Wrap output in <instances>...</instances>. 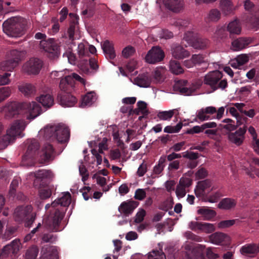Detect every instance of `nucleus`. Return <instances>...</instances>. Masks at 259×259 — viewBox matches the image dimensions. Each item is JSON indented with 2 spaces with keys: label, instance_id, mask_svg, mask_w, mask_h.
Listing matches in <instances>:
<instances>
[{
  "label": "nucleus",
  "instance_id": "0e129e2a",
  "mask_svg": "<svg viewBox=\"0 0 259 259\" xmlns=\"http://www.w3.org/2000/svg\"><path fill=\"white\" fill-rule=\"evenodd\" d=\"M191 58L195 65L200 64L205 62L204 57L200 54L193 55Z\"/></svg>",
  "mask_w": 259,
  "mask_h": 259
},
{
  "label": "nucleus",
  "instance_id": "a211bd4d",
  "mask_svg": "<svg viewBox=\"0 0 259 259\" xmlns=\"http://www.w3.org/2000/svg\"><path fill=\"white\" fill-rule=\"evenodd\" d=\"M23 110H26L29 112V115L27 117L28 119H34L39 115L41 112V108L40 105L35 102L31 103L23 102Z\"/></svg>",
  "mask_w": 259,
  "mask_h": 259
},
{
  "label": "nucleus",
  "instance_id": "680f3d73",
  "mask_svg": "<svg viewBox=\"0 0 259 259\" xmlns=\"http://www.w3.org/2000/svg\"><path fill=\"white\" fill-rule=\"evenodd\" d=\"M146 196V193L144 189H139L136 191L135 198L137 200H143Z\"/></svg>",
  "mask_w": 259,
  "mask_h": 259
},
{
  "label": "nucleus",
  "instance_id": "6e6552de",
  "mask_svg": "<svg viewBox=\"0 0 259 259\" xmlns=\"http://www.w3.org/2000/svg\"><path fill=\"white\" fill-rule=\"evenodd\" d=\"M39 147V143L37 140L33 139L29 142L27 151L22 158V163L24 165L31 166L34 165L32 158L37 153Z\"/></svg>",
  "mask_w": 259,
  "mask_h": 259
},
{
  "label": "nucleus",
  "instance_id": "aec40b11",
  "mask_svg": "<svg viewBox=\"0 0 259 259\" xmlns=\"http://www.w3.org/2000/svg\"><path fill=\"white\" fill-rule=\"evenodd\" d=\"M253 40V38L250 37H239L232 42V49L233 51H235L241 50L251 44Z\"/></svg>",
  "mask_w": 259,
  "mask_h": 259
},
{
  "label": "nucleus",
  "instance_id": "37998d69",
  "mask_svg": "<svg viewBox=\"0 0 259 259\" xmlns=\"http://www.w3.org/2000/svg\"><path fill=\"white\" fill-rule=\"evenodd\" d=\"M14 141L10 136L7 134L0 138V150H3L6 148L8 145Z\"/></svg>",
  "mask_w": 259,
  "mask_h": 259
},
{
  "label": "nucleus",
  "instance_id": "e433bc0d",
  "mask_svg": "<svg viewBox=\"0 0 259 259\" xmlns=\"http://www.w3.org/2000/svg\"><path fill=\"white\" fill-rule=\"evenodd\" d=\"M169 66L170 71L175 74L178 75L184 72L183 68L178 61L171 60L169 62Z\"/></svg>",
  "mask_w": 259,
  "mask_h": 259
},
{
  "label": "nucleus",
  "instance_id": "473e14b6",
  "mask_svg": "<svg viewBox=\"0 0 259 259\" xmlns=\"http://www.w3.org/2000/svg\"><path fill=\"white\" fill-rule=\"evenodd\" d=\"M236 205V201L231 198H224L218 204V207L223 209H230Z\"/></svg>",
  "mask_w": 259,
  "mask_h": 259
},
{
  "label": "nucleus",
  "instance_id": "9b49d317",
  "mask_svg": "<svg viewBox=\"0 0 259 259\" xmlns=\"http://www.w3.org/2000/svg\"><path fill=\"white\" fill-rule=\"evenodd\" d=\"M164 57V52L159 47H153L145 57L146 62L149 64H155L161 61Z\"/></svg>",
  "mask_w": 259,
  "mask_h": 259
},
{
  "label": "nucleus",
  "instance_id": "a18cd8bd",
  "mask_svg": "<svg viewBox=\"0 0 259 259\" xmlns=\"http://www.w3.org/2000/svg\"><path fill=\"white\" fill-rule=\"evenodd\" d=\"M58 199L60 200L61 206H68L71 203V194L69 192H66L62 197Z\"/></svg>",
  "mask_w": 259,
  "mask_h": 259
},
{
  "label": "nucleus",
  "instance_id": "79ce46f5",
  "mask_svg": "<svg viewBox=\"0 0 259 259\" xmlns=\"http://www.w3.org/2000/svg\"><path fill=\"white\" fill-rule=\"evenodd\" d=\"M46 187H41L37 188L38 189V195L41 199H47L52 196V191L51 188H45Z\"/></svg>",
  "mask_w": 259,
  "mask_h": 259
},
{
  "label": "nucleus",
  "instance_id": "5701e85b",
  "mask_svg": "<svg viewBox=\"0 0 259 259\" xmlns=\"http://www.w3.org/2000/svg\"><path fill=\"white\" fill-rule=\"evenodd\" d=\"M151 78L148 73L139 74L134 79V83L142 88L149 87L151 84Z\"/></svg>",
  "mask_w": 259,
  "mask_h": 259
},
{
  "label": "nucleus",
  "instance_id": "338daca9",
  "mask_svg": "<svg viewBox=\"0 0 259 259\" xmlns=\"http://www.w3.org/2000/svg\"><path fill=\"white\" fill-rule=\"evenodd\" d=\"M146 215V211L144 209H142L136 214L135 219V222L136 223H140L144 220V217Z\"/></svg>",
  "mask_w": 259,
  "mask_h": 259
},
{
  "label": "nucleus",
  "instance_id": "13d9d810",
  "mask_svg": "<svg viewBox=\"0 0 259 259\" xmlns=\"http://www.w3.org/2000/svg\"><path fill=\"white\" fill-rule=\"evenodd\" d=\"M80 175L82 176V180L84 182L87 181L89 177V174L85 165L81 164L79 167Z\"/></svg>",
  "mask_w": 259,
  "mask_h": 259
},
{
  "label": "nucleus",
  "instance_id": "a878e982",
  "mask_svg": "<svg viewBox=\"0 0 259 259\" xmlns=\"http://www.w3.org/2000/svg\"><path fill=\"white\" fill-rule=\"evenodd\" d=\"M210 241L214 244H219L230 240V237L226 234L221 232H216L209 236Z\"/></svg>",
  "mask_w": 259,
  "mask_h": 259
},
{
  "label": "nucleus",
  "instance_id": "052dcab7",
  "mask_svg": "<svg viewBox=\"0 0 259 259\" xmlns=\"http://www.w3.org/2000/svg\"><path fill=\"white\" fill-rule=\"evenodd\" d=\"M192 179L189 178L183 177L180 179L179 185L186 188L189 187L192 185Z\"/></svg>",
  "mask_w": 259,
  "mask_h": 259
},
{
  "label": "nucleus",
  "instance_id": "c85d7f7f",
  "mask_svg": "<svg viewBox=\"0 0 259 259\" xmlns=\"http://www.w3.org/2000/svg\"><path fill=\"white\" fill-rule=\"evenodd\" d=\"M172 56L178 59H182L184 58L189 57L190 53L180 46L175 47L172 49Z\"/></svg>",
  "mask_w": 259,
  "mask_h": 259
},
{
  "label": "nucleus",
  "instance_id": "393cba45",
  "mask_svg": "<svg viewBox=\"0 0 259 259\" xmlns=\"http://www.w3.org/2000/svg\"><path fill=\"white\" fill-rule=\"evenodd\" d=\"M41 251L42 254L40 257V259H58V251L55 247L48 246L43 248Z\"/></svg>",
  "mask_w": 259,
  "mask_h": 259
},
{
  "label": "nucleus",
  "instance_id": "dca6fc26",
  "mask_svg": "<svg viewBox=\"0 0 259 259\" xmlns=\"http://www.w3.org/2000/svg\"><path fill=\"white\" fill-rule=\"evenodd\" d=\"M21 243L19 239L13 240L10 244L4 247L0 254V258H6L11 254H16L20 249Z\"/></svg>",
  "mask_w": 259,
  "mask_h": 259
},
{
  "label": "nucleus",
  "instance_id": "603ef678",
  "mask_svg": "<svg viewBox=\"0 0 259 259\" xmlns=\"http://www.w3.org/2000/svg\"><path fill=\"white\" fill-rule=\"evenodd\" d=\"M18 185L19 181L18 180L14 179L12 181L9 191V194L10 196L14 197L15 195Z\"/></svg>",
  "mask_w": 259,
  "mask_h": 259
},
{
  "label": "nucleus",
  "instance_id": "4d7b16f0",
  "mask_svg": "<svg viewBox=\"0 0 259 259\" xmlns=\"http://www.w3.org/2000/svg\"><path fill=\"white\" fill-rule=\"evenodd\" d=\"M95 95V92H90L87 93L82 99V103L85 105L92 104Z\"/></svg>",
  "mask_w": 259,
  "mask_h": 259
},
{
  "label": "nucleus",
  "instance_id": "de8ad7c7",
  "mask_svg": "<svg viewBox=\"0 0 259 259\" xmlns=\"http://www.w3.org/2000/svg\"><path fill=\"white\" fill-rule=\"evenodd\" d=\"M165 70L163 67L156 68L153 74L154 79L157 81H163L164 79L163 74Z\"/></svg>",
  "mask_w": 259,
  "mask_h": 259
},
{
  "label": "nucleus",
  "instance_id": "4be33fe9",
  "mask_svg": "<svg viewBox=\"0 0 259 259\" xmlns=\"http://www.w3.org/2000/svg\"><path fill=\"white\" fill-rule=\"evenodd\" d=\"M211 181L209 179L199 181L195 189V194L197 197H202L205 195V190L211 186Z\"/></svg>",
  "mask_w": 259,
  "mask_h": 259
},
{
  "label": "nucleus",
  "instance_id": "0eeeda50",
  "mask_svg": "<svg viewBox=\"0 0 259 259\" xmlns=\"http://www.w3.org/2000/svg\"><path fill=\"white\" fill-rule=\"evenodd\" d=\"M40 48L47 53L49 58L55 59L58 58L60 53V46L54 38L42 40L40 41Z\"/></svg>",
  "mask_w": 259,
  "mask_h": 259
},
{
  "label": "nucleus",
  "instance_id": "cd10ccee",
  "mask_svg": "<svg viewBox=\"0 0 259 259\" xmlns=\"http://www.w3.org/2000/svg\"><path fill=\"white\" fill-rule=\"evenodd\" d=\"M37 101L47 108H50L54 104V98L50 94H42L37 98Z\"/></svg>",
  "mask_w": 259,
  "mask_h": 259
},
{
  "label": "nucleus",
  "instance_id": "39448f33",
  "mask_svg": "<svg viewBox=\"0 0 259 259\" xmlns=\"http://www.w3.org/2000/svg\"><path fill=\"white\" fill-rule=\"evenodd\" d=\"M29 176L35 178L33 182V186L35 188L48 187L54 176L50 170L47 169H40L31 172Z\"/></svg>",
  "mask_w": 259,
  "mask_h": 259
},
{
  "label": "nucleus",
  "instance_id": "2eb2a0df",
  "mask_svg": "<svg viewBox=\"0 0 259 259\" xmlns=\"http://www.w3.org/2000/svg\"><path fill=\"white\" fill-rule=\"evenodd\" d=\"M57 100L61 105L67 107H72L77 102L76 97L71 94V92H59Z\"/></svg>",
  "mask_w": 259,
  "mask_h": 259
},
{
  "label": "nucleus",
  "instance_id": "20e7f679",
  "mask_svg": "<svg viewBox=\"0 0 259 259\" xmlns=\"http://www.w3.org/2000/svg\"><path fill=\"white\" fill-rule=\"evenodd\" d=\"M64 217V212L63 211H61L60 209H55L44 221V227L51 232L60 231V224Z\"/></svg>",
  "mask_w": 259,
  "mask_h": 259
},
{
  "label": "nucleus",
  "instance_id": "2f4dec72",
  "mask_svg": "<svg viewBox=\"0 0 259 259\" xmlns=\"http://www.w3.org/2000/svg\"><path fill=\"white\" fill-rule=\"evenodd\" d=\"M56 129L57 125H47L40 131V133L46 139H55Z\"/></svg>",
  "mask_w": 259,
  "mask_h": 259
},
{
  "label": "nucleus",
  "instance_id": "864d4df0",
  "mask_svg": "<svg viewBox=\"0 0 259 259\" xmlns=\"http://www.w3.org/2000/svg\"><path fill=\"white\" fill-rule=\"evenodd\" d=\"M236 221V220L222 221L218 223V227L220 229L229 228L234 225Z\"/></svg>",
  "mask_w": 259,
  "mask_h": 259
},
{
  "label": "nucleus",
  "instance_id": "bb28decb",
  "mask_svg": "<svg viewBox=\"0 0 259 259\" xmlns=\"http://www.w3.org/2000/svg\"><path fill=\"white\" fill-rule=\"evenodd\" d=\"M104 53L107 57L110 59H113L115 56V52L114 49L113 45L108 40H105L102 46Z\"/></svg>",
  "mask_w": 259,
  "mask_h": 259
},
{
  "label": "nucleus",
  "instance_id": "09e8293b",
  "mask_svg": "<svg viewBox=\"0 0 259 259\" xmlns=\"http://www.w3.org/2000/svg\"><path fill=\"white\" fill-rule=\"evenodd\" d=\"M175 88L178 90L181 94L184 95L190 96L195 93V89H192L191 87L190 88L180 87H179V84H177Z\"/></svg>",
  "mask_w": 259,
  "mask_h": 259
},
{
  "label": "nucleus",
  "instance_id": "6e6d98bb",
  "mask_svg": "<svg viewBox=\"0 0 259 259\" xmlns=\"http://www.w3.org/2000/svg\"><path fill=\"white\" fill-rule=\"evenodd\" d=\"M76 23H77V21L75 22L74 20H73L71 22L69 27L67 30V33L68 34L69 38L71 40H74V35Z\"/></svg>",
  "mask_w": 259,
  "mask_h": 259
},
{
  "label": "nucleus",
  "instance_id": "c9c22d12",
  "mask_svg": "<svg viewBox=\"0 0 259 259\" xmlns=\"http://www.w3.org/2000/svg\"><path fill=\"white\" fill-rule=\"evenodd\" d=\"M227 30L231 34H239L241 31V27L238 20H234L229 23Z\"/></svg>",
  "mask_w": 259,
  "mask_h": 259
},
{
  "label": "nucleus",
  "instance_id": "49530a36",
  "mask_svg": "<svg viewBox=\"0 0 259 259\" xmlns=\"http://www.w3.org/2000/svg\"><path fill=\"white\" fill-rule=\"evenodd\" d=\"M148 259H166V256L162 250H153L148 257Z\"/></svg>",
  "mask_w": 259,
  "mask_h": 259
},
{
  "label": "nucleus",
  "instance_id": "f704fd0d",
  "mask_svg": "<svg viewBox=\"0 0 259 259\" xmlns=\"http://www.w3.org/2000/svg\"><path fill=\"white\" fill-rule=\"evenodd\" d=\"M222 13L218 9L214 8L211 9L207 16V19L209 22H217L221 18Z\"/></svg>",
  "mask_w": 259,
  "mask_h": 259
},
{
  "label": "nucleus",
  "instance_id": "5fc2aeb1",
  "mask_svg": "<svg viewBox=\"0 0 259 259\" xmlns=\"http://www.w3.org/2000/svg\"><path fill=\"white\" fill-rule=\"evenodd\" d=\"M135 48L132 46H128L123 49L122 51V54L124 58H127L132 56L135 53Z\"/></svg>",
  "mask_w": 259,
  "mask_h": 259
},
{
  "label": "nucleus",
  "instance_id": "7c9ffc66",
  "mask_svg": "<svg viewBox=\"0 0 259 259\" xmlns=\"http://www.w3.org/2000/svg\"><path fill=\"white\" fill-rule=\"evenodd\" d=\"M19 90L25 97H30L35 94V88L30 83H25L19 86Z\"/></svg>",
  "mask_w": 259,
  "mask_h": 259
},
{
  "label": "nucleus",
  "instance_id": "6ab92c4d",
  "mask_svg": "<svg viewBox=\"0 0 259 259\" xmlns=\"http://www.w3.org/2000/svg\"><path fill=\"white\" fill-rule=\"evenodd\" d=\"M139 202L134 200L123 202L118 207V211L124 216H128L138 206Z\"/></svg>",
  "mask_w": 259,
  "mask_h": 259
},
{
  "label": "nucleus",
  "instance_id": "f03ea898",
  "mask_svg": "<svg viewBox=\"0 0 259 259\" xmlns=\"http://www.w3.org/2000/svg\"><path fill=\"white\" fill-rule=\"evenodd\" d=\"M32 207L30 205L19 206L14 212V218L16 222H22L25 220V226L30 227L35 219L36 214L32 213Z\"/></svg>",
  "mask_w": 259,
  "mask_h": 259
},
{
  "label": "nucleus",
  "instance_id": "423d86ee",
  "mask_svg": "<svg viewBox=\"0 0 259 259\" xmlns=\"http://www.w3.org/2000/svg\"><path fill=\"white\" fill-rule=\"evenodd\" d=\"M23 111V102L15 101L7 103L1 109V112L4 114L5 118L7 119L17 117Z\"/></svg>",
  "mask_w": 259,
  "mask_h": 259
},
{
  "label": "nucleus",
  "instance_id": "58836bf2",
  "mask_svg": "<svg viewBox=\"0 0 259 259\" xmlns=\"http://www.w3.org/2000/svg\"><path fill=\"white\" fill-rule=\"evenodd\" d=\"M198 214L202 215L205 220H210L216 215V212L212 209L201 208L197 210Z\"/></svg>",
  "mask_w": 259,
  "mask_h": 259
},
{
  "label": "nucleus",
  "instance_id": "bf43d9fd",
  "mask_svg": "<svg viewBox=\"0 0 259 259\" xmlns=\"http://www.w3.org/2000/svg\"><path fill=\"white\" fill-rule=\"evenodd\" d=\"M57 237L52 234L46 233L41 237V240L45 243H52L56 240Z\"/></svg>",
  "mask_w": 259,
  "mask_h": 259
},
{
  "label": "nucleus",
  "instance_id": "a19ab883",
  "mask_svg": "<svg viewBox=\"0 0 259 259\" xmlns=\"http://www.w3.org/2000/svg\"><path fill=\"white\" fill-rule=\"evenodd\" d=\"M39 249L37 246L33 245L29 247L25 253V259H36Z\"/></svg>",
  "mask_w": 259,
  "mask_h": 259
},
{
  "label": "nucleus",
  "instance_id": "9d476101",
  "mask_svg": "<svg viewBox=\"0 0 259 259\" xmlns=\"http://www.w3.org/2000/svg\"><path fill=\"white\" fill-rule=\"evenodd\" d=\"M225 109L222 107L219 108L218 111L214 107L209 106L205 108H202L198 111L196 115V118L201 121L207 120L209 119L210 116L207 114H213L217 112L216 118L220 119L224 114Z\"/></svg>",
  "mask_w": 259,
  "mask_h": 259
},
{
  "label": "nucleus",
  "instance_id": "ea45409f",
  "mask_svg": "<svg viewBox=\"0 0 259 259\" xmlns=\"http://www.w3.org/2000/svg\"><path fill=\"white\" fill-rule=\"evenodd\" d=\"M16 62L9 59L0 63V69L3 71H11L16 67Z\"/></svg>",
  "mask_w": 259,
  "mask_h": 259
},
{
  "label": "nucleus",
  "instance_id": "f257e3e1",
  "mask_svg": "<svg viewBox=\"0 0 259 259\" xmlns=\"http://www.w3.org/2000/svg\"><path fill=\"white\" fill-rule=\"evenodd\" d=\"M3 27L4 32L8 36L18 37L23 33L25 21L21 17H13L4 21Z\"/></svg>",
  "mask_w": 259,
  "mask_h": 259
},
{
  "label": "nucleus",
  "instance_id": "ddd939ff",
  "mask_svg": "<svg viewBox=\"0 0 259 259\" xmlns=\"http://www.w3.org/2000/svg\"><path fill=\"white\" fill-rule=\"evenodd\" d=\"M55 149L50 144H45L40 152L39 162L46 163L53 160L55 157Z\"/></svg>",
  "mask_w": 259,
  "mask_h": 259
},
{
  "label": "nucleus",
  "instance_id": "8fccbe9b",
  "mask_svg": "<svg viewBox=\"0 0 259 259\" xmlns=\"http://www.w3.org/2000/svg\"><path fill=\"white\" fill-rule=\"evenodd\" d=\"M11 90L9 87L0 88V103L8 98L11 95Z\"/></svg>",
  "mask_w": 259,
  "mask_h": 259
},
{
  "label": "nucleus",
  "instance_id": "7ed1b4c3",
  "mask_svg": "<svg viewBox=\"0 0 259 259\" xmlns=\"http://www.w3.org/2000/svg\"><path fill=\"white\" fill-rule=\"evenodd\" d=\"M223 77L222 73L219 70L209 72L204 77L203 82L209 85L213 91L220 88L224 89L227 86L226 80H221Z\"/></svg>",
  "mask_w": 259,
  "mask_h": 259
},
{
  "label": "nucleus",
  "instance_id": "774afa93",
  "mask_svg": "<svg viewBox=\"0 0 259 259\" xmlns=\"http://www.w3.org/2000/svg\"><path fill=\"white\" fill-rule=\"evenodd\" d=\"M222 196L223 194L220 191H217L213 195L209 196L208 198V201L211 203L217 202Z\"/></svg>",
  "mask_w": 259,
  "mask_h": 259
},
{
  "label": "nucleus",
  "instance_id": "c756f323",
  "mask_svg": "<svg viewBox=\"0 0 259 259\" xmlns=\"http://www.w3.org/2000/svg\"><path fill=\"white\" fill-rule=\"evenodd\" d=\"M240 251L243 255L254 254L259 252L258 245L254 243L246 244L242 247Z\"/></svg>",
  "mask_w": 259,
  "mask_h": 259
},
{
  "label": "nucleus",
  "instance_id": "3c124183",
  "mask_svg": "<svg viewBox=\"0 0 259 259\" xmlns=\"http://www.w3.org/2000/svg\"><path fill=\"white\" fill-rule=\"evenodd\" d=\"M174 114V110L168 111L159 112L158 114V117L161 120H167L171 118Z\"/></svg>",
  "mask_w": 259,
  "mask_h": 259
},
{
  "label": "nucleus",
  "instance_id": "e2e57ef3",
  "mask_svg": "<svg viewBox=\"0 0 259 259\" xmlns=\"http://www.w3.org/2000/svg\"><path fill=\"white\" fill-rule=\"evenodd\" d=\"M17 228L14 227L8 228L4 234L5 239H10L17 231Z\"/></svg>",
  "mask_w": 259,
  "mask_h": 259
},
{
  "label": "nucleus",
  "instance_id": "4468645a",
  "mask_svg": "<svg viewBox=\"0 0 259 259\" xmlns=\"http://www.w3.org/2000/svg\"><path fill=\"white\" fill-rule=\"evenodd\" d=\"M192 35L191 32H188L185 34L184 39L190 41L191 46L195 49L204 50L206 49L209 45V40L205 38L198 37L194 40L189 38Z\"/></svg>",
  "mask_w": 259,
  "mask_h": 259
},
{
  "label": "nucleus",
  "instance_id": "4c0bfd02",
  "mask_svg": "<svg viewBox=\"0 0 259 259\" xmlns=\"http://www.w3.org/2000/svg\"><path fill=\"white\" fill-rule=\"evenodd\" d=\"M228 137L230 142L237 146L241 145L244 140V136H239L235 133H228Z\"/></svg>",
  "mask_w": 259,
  "mask_h": 259
},
{
  "label": "nucleus",
  "instance_id": "f3484780",
  "mask_svg": "<svg viewBox=\"0 0 259 259\" xmlns=\"http://www.w3.org/2000/svg\"><path fill=\"white\" fill-rule=\"evenodd\" d=\"M70 131L68 127L64 125H57L55 139L58 143L63 144L67 143L69 139Z\"/></svg>",
  "mask_w": 259,
  "mask_h": 259
},
{
  "label": "nucleus",
  "instance_id": "b1692460",
  "mask_svg": "<svg viewBox=\"0 0 259 259\" xmlns=\"http://www.w3.org/2000/svg\"><path fill=\"white\" fill-rule=\"evenodd\" d=\"M219 8L225 16H228L233 13L235 9L231 0H220L219 1Z\"/></svg>",
  "mask_w": 259,
  "mask_h": 259
},
{
  "label": "nucleus",
  "instance_id": "72a5a7b5",
  "mask_svg": "<svg viewBox=\"0 0 259 259\" xmlns=\"http://www.w3.org/2000/svg\"><path fill=\"white\" fill-rule=\"evenodd\" d=\"M23 56L24 53L17 50H11L8 55L9 59L13 62H16V66L18 65L19 62L23 59Z\"/></svg>",
  "mask_w": 259,
  "mask_h": 259
},
{
  "label": "nucleus",
  "instance_id": "69168bd1",
  "mask_svg": "<svg viewBox=\"0 0 259 259\" xmlns=\"http://www.w3.org/2000/svg\"><path fill=\"white\" fill-rule=\"evenodd\" d=\"M236 59L237 60V63L242 66L248 62V57L245 54H242L238 56Z\"/></svg>",
  "mask_w": 259,
  "mask_h": 259
},
{
  "label": "nucleus",
  "instance_id": "f8f14e48",
  "mask_svg": "<svg viewBox=\"0 0 259 259\" xmlns=\"http://www.w3.org/2000/svg\"><path fill=\"white\" fill-rule=\"evenodd\" d=\"M26 125V122L24 120H16L12 123L10 128L7 130V134L15 140L17 136L21 135Z\"/></svg>",
  "mask_w": 259,
  "mask_h": 259
},
{
  "label": "nucleus",
  "instance_id": "1a4fd4ad",
  "mask_svg": "<svg viewBox=\"0 0 259 259\" xmlns=\"http://www.w3.org/2000/svg\"><path fill=\"white\" fill-rule=\"evenodd\" d=\"M43 66L42 61L36 58H32L23 65L24 72L28 75H37Z\"/></svg>",
  "mask_w": 259,
  "mask_h": 259
},
{
  "label": "nucleus",
  "instance_id": "c03bdc74",
  "mask_svg": "<svg viewBox=\"0 0 259 259\" xmlns=\"http://www.w3.org/2000/svg\"><path fill=\"white\" fill-rule=\"evenodd\" d=\"M206 233H211L215 230V227L212 224L201 222L199 230Z\"/></svg>",
  "mask_w": 259,
  "mask_h": 259
},
{
  "label": "nucleus",
  "instance_id": "412c9836",
  "mask_svg": "<svg viewBox=\"0 0 259 259\" xmlns=\"http://www.w3.org/2000/svg\"><path fill=\"white\" fill-rule=\"evenodd\" d=\"M72 77L68 75L60 80L59 83L60 92H72L75 87V81Z\"/></svg>",
  "mask_w": 259,
  "mask_h": 259
}]
</instances>
